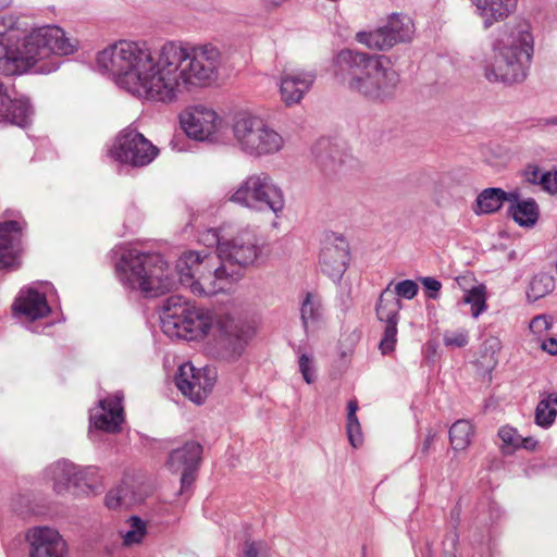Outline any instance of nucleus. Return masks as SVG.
<instances>
[{"mask_svg":"<svg viewBox=\"0 0 557 557\" xmlns=\"http://www.w3.org/2000/svg\"><path fill=\"white\" fill-rule=\"evenodd\" d=\"M222 63L216 46L182 41H166L152 49L146 41L120 40L97 55L98 66L114 75L122 88L163 103L176 100L189 86L210 85Z\"/></svg>","mask_w":557,"mask_h":557,"instance_id":"nucleus-1","label":"nucleus"},{"mask_svg":"<svg viewBox=\"0 0 557 557\" xmlns=\"http://www.w3.org/2000/svg\"><path fill=\"white\" fill-rule=\"evenodd\" d=\"M260 253L257 235L250 230H242L220 243V255L184 252L176 262L177 281L162 256L137 249L122 255L116 272L125 285L146 296L171 292L177 284L196 296H212L228 289L239 276L234 270L230 271L225 262L246 268L253 264Z\"/></svg>","mask_w":557,"mask_h":557,"instance_id":"nucleus-2","label":"nucleus"},{"mask_svg":"<svg viewBox=\"0 0 557 557\" xmlns=\"http://www.w3.org/2000/svg\"><path fill=\"white\" fill-rule=\"evenodd\" d=\"M161 323L166 335L186 341L212 334L218 354L225 359L240 357L248 342L246 330L231 315L214 313L181 296L166 299Z\"/></svg>","mask_w":557,"mask_h":557,"instance_id":"nucleus-3","label":"nucleus"},{"mask_svg":"<svg viewBox=\"0 0 557 557\" xmlns=\"http://www.w3.org/2000/svg\"><path fill=\"white\" fill-rule=\"evenodd\" d=\"M335 66L342 84L372 100L392 97L399 82L397 72L383 55L346 49L337 54Z\"/></svg>","mask_w":557,"mask_h":557,"instance_id":"nucleus-4","label":"nucleus"},{"mask_svg":"<svg viewBox=\"0 0 557 557\" xmlns=\"http://www.w3.org/2000/svg\"><path fill=\"white\" fill-rule=\"evenodd\" d=\"M76 48L77 42L66 38L64 30L55 25L33 29L15 46L0 38V74L12 76L26 73L38 61L51 54L69 55L74 53Z\"/></svg>","mask_w":557,"mask_h":557,"instance_id":"nucleus-5","label":"nucleus"},{"mask_svg":"<svg viewBox=\"0 0 557 557\" xmlns=\"http://www.w3.org/2000/svg\"><path fill=\"white\" fill-rule=\"evenodd\" d=\"M493 62L485 69V77L505 84L523 82L533 54L529 23L519 21L504 25L493 41Z\"/></svg>","mask_w":557,"mask_h":557,"instance_id":"nucleus-6","label":"nucleus"},{"mask_svg":"<svg viewBox=\"0 0 557 557\" xmlns=\"http://www.w3.org/2000/svg\"><path fill=\"white\" fill-rule=\"evenodd\" d=\"M231 200L257 210L269 209L274 213L282 211L284 207L281 189L272 184L267 174L247 177L233 194Z\"/></svg>","mask_w":557,"mask_h":557,"instance_id":"nucleus-7","label":"nucleus"},{"mask_svg":"<svg viewBox=\"0 0 557 557\" xmlns=\"http://www.w3.org/2000/svg\"><path fill=\"white\" fill-rule=\"evenodd\" d=\"M178 122L188 139H214L215 136L226 135L227 125L223 119L213 109L202 104L183 110Z\"/></svg>","mask_w":557,"mask_h":557,"instance_id":"nucleus-8","label":"nucleus"},{"mask_svg":"<svg viewBox=\"0 0 557 557\" xmlns=\"http://www.w3.org/2000/svg\"><path fill=\"white\" fill-rule=\"evenodd\" d=\"M414 25L410 16L400 13H393L387 24L373 30L357 34L359 42L369 48L388 50L397 44L408 42L413 38Z\"/></svg>","mask_w":557,"mask_h":557,"instance_id":"nucleus-9","label":"nucleus"},{"mask_svg":"<svg viewBox=\"0 0 557 557\" xmlns=\"http://www.w3.org/2000/svg\"><path fill=\"white\" fill-rule=\"evenodd\" d=\"M215 383V372L209 368L196 369L186 362L178 369L175 384L182 394L196 404H202Z\"/></svg>","mask_w":557,"mask_h":557,"instance_id":"nucleus-10","label":"nucleus"},{"mask_svg":"<svg viewBox=\"0 0 557 557\" xmlns=\"http://www.w3.org/2000/svg\"><path fill=\"white\" fill-rule=\"evenodd\" d=\"M391 284L381 293L376 305V317L384 323V332L379 348L383 355L394 351L397 343V324L401 301L389 288Z\"/></svg>","mask_w":557,"mask_h":557,"instance_id":"nucleus-11","label":"nucleus"},{"mask_svg":"<svg viewBox=\"0 0 557 557\" xmlns=\"http://www.w3.org/2000/svg\"><path fill=\"white\" fill-rule=\"evenodd\" d=\"M349 261V245L344 236L335 233L326 234L320 251L321 271L332 278H341Z\"/></svg>","mask_w":557,"mask_h":557,"instance_id":"nucleus-12","label":"nucleus"},{"mask_svg":"<svg viewBox=\"0 0 557 557\" xmlns=\"http://www.w3.org/2000/svg\"><path fill=\"white\" fill-rule=\"evenodd\" d=\"M29 557H65L67 545L55 529L35 527L27 531Z\"/></svg>","mask_w":557,"mask_h":557,"instance_id":"nucleus-13","label":"nucleus"},{"mask_svg":"<svg viewBox=\"0 0 557 557\" xmlns=\"http://www.w3.org/2000/svg\"><path fill=\"white\" fill-rule=\"evenodd\" d=\"M201 456L202 446L196 441H187L182 447L171 451L169 467L172 471L182 470V490L188 488L194 483Z\"/></svg>","mask_w":557,"mask_h":557,"instance_id":"nucleus-14","label":"nucleus"},{"mask_svg":"<svg viewBox=\"0 0 557 557\" xmlns=\"http://www.w3.org/2000/svg\"><path fill=\"white\" fill-rule=\"evenodd\" d=\"M33 108L27 100L11 99L0 81V123H10L21 128L32 124Z\"/></svg>","mask_w":557,"mask_h":557,"instance_id":"nucleus-15","label":"nucleus"},{"mask_svg":"<svg viewBox=\"0 0 557 557\" xmlns=\"http://www.w3.org/2000/svg\"><path fill=\"white\" fill-rule=\"evenodd\" d=\"M159 150L152 141H119L111 149L113 158L123 163L143 166L153 160Z\"/></svg>","mask_w":557,"mask_h":557,"instance_id":"nucleus-16","label":"nucleus"},{"mask_svg":"<svg viewBox=\"0 0 557 557\" xmlns=\"http://www.w3.org/2000/svg\"><path fill=\"white\" fill-rule=\"evenodd\" d=\"M100 413H94L90 420L96 429L115 433L124 421L122 396L114 394L99 401Z\"/></svg>","mask_w":557,"mask_h":557,"instance_id":"nucleus-17","label":"nucleus"},{"mask_svg":"<svg viewBox=\"0 0 557 557\" xmlns=\"http://www.w3.org/2000/svg\"><path fill=\"white\" fill-rule=\"evenodd\" d=\"M315 79L312 72L284 71L281 78V95L286 104L300 101L304 94L309 90Z\"/></svg>","mask_w":557,"mask_h":557,"instance_id":"nucleus-18","label":"nucleus"},{"mask_svg":"<svg viewBox=\"0 0 557 557\" xmlns=\"http://www.w3.org/2000/svg\"><path fill=\"white\" fill-rule=\"evenodd\" d=\"M232 129L235 139H273L277 136L262 119L244 113L235 116Z\"/></svg>","mask_w":557,"mask_h":557,"instance_id":"nucleus-19","label":"nucleus"},{"mask_svg":"<svg viewBox=\"0 0 557 557\" xmlns=\"http://www.w3.org/2000/svg\"><path fill=\"white\" fill-rule=\"evenodd\" d=\"M518 0H472L485 29L502 22L517 9Z\"/></svg>","mask_w":557,"mask_h":557,"instance_id":"nucleus-20","label":"nucleus"},{"mask_svg":"<svg viewBox=\"0 0 557 557\" xmlns=\"http://www.w3.org/2000/svg\"><path fill=\"white\" fill-rule=\"evenodd\" d=\"M13 310L32 321L45 318L50 313L46 296L35 289H28L21 294L13 304Z\"/></svg>","mask_w":557,"mask_h":557,"instance_id":"nucleus-21","label":"nucleus"},{"mask_svg":"<svg viewBox=\"0 0 557 557\" xmlns=\"http://www.w3.org/2000/svg\"><path fill=\"white\" fill-rule=\"evenodd\" d=\"M54 480V490L58 493L66 490L70 485L82 486L87 476V470L69 462H58L51 468Z\"/></svg>","mask_w":557,"mask_h":557,"instance_id":"nucleus-22","label":"nucleus"},{"mask_svg":"<svg viewBox=\"0 0 557 557\" xmlns=\"http://www.w3.org/2000/svg\"><path fill=\"white\" fill-rule=\"evenodd\" d=\"M515 199V194L506 193L502 188H485L478 195L475 205L473 207V212L478 215L492 214L497 212L504 202H509V200Z\"/></svg>","mask_w":557,"mask_h":557,"instance_id":"nucleus-23","label":"nucleus"},{"mask_svg":"<svg viewBox=\"0 0 557 557\" xmlns=\"http://www.w3.org/2000/svg\"><path fill=\"white\" fill-rule=\"evenodd\" d=\"M515 200H509L508 215L520 226L532 227L540 216V209L532 198L521 200L518 193H513Z\"/></svg>","mask_w":557,"mask_h":557,"instance_id":"nucleus-24","label":"nucleus"},{"mask_svg":"<svg viewBox=\"0 0 557 557\" xmlns=\"http://www.w3.org/2000/svg\"><path fill=\"white\" fill-rule=\"evenodd\" d=\"M21 227L16 221L0 223V269L14 262L13 243L17 239Z\"/></svg>","mask_w":557,"mask_h":557,"instance_id":"nucleus-25","label":"nucleus"},{"mask_svg":"<svg viewBox=\"0 0 557 557\" xmlns=\"http://www.w3.org/2000/svg\"><path fill=\"white\" fill-rule=\"evenodd\" d=\"M557 417V393L543 394L539 401L534 420L541 428H549Z\"/></svg>","mask_w":557,"mask_h":557,"instance_id":"nucleus-26","label":"nucleus"},{"mask_svg":"<svg viewBox=\"0 0 557 557\" xmlns=\"http://www.w3.org/2000/svg\"><path fill=\"white\" fill-rule=\"evenodd\" d=\"M474 431L470 421L461 419L449 429V441L454 450H465L471 443Z\"/></svg>","mask_w":557,"mask_h":557,"instance_id":"nucleus-27","label":"nucleus"},{"mask_svg":"<svg viewBox=\"0 0 557 557\" xmlns=\"http://www.w3.org/2000/svg\"><path fill=\"white\" fill-rule=\"evenodd\" d=\"M347 435L352 447L357 448L361 446L363 442V435L361 432V425L357 417L358 401L357 399H350L347 404Z\"/></svg>","mask_w":557,"mask_h":557,"instance_id":"nucleus-28","label":"nucleus"},{"mask_svg":"<svg viewBox=\"0 0 557 557\" xmlns=\"http://www.w3.org/2000/svg\"><path fill=\"white\" fill-rule=\"evenodd\" d=\"M554 287L555 282L550 275L544 273L537 274L530 282L529 289L527 292L528 299L535 301L549 294Z\"/></svg>","mask_w":557,"mask_h":557,"instance_id":"nucleus-29","label":"nucleus"},{"mask_svg":"<svg viewBox=\"0 0 557 557\" xmlns=\"http://www.w3.org/2000/svg\"><path fill=\"white\" fill-rule=\"evenodd\" d=\"M465 304L471 306V314L478 318L486 309V292L484 285L474 286L469 289L463 298Z\"/></svg>","mask_w":557,"mask_h":557,"instance_id":"nucleus-30","label":"nucleus"},{"mask_svg":"<svg viewBox=\"0 0 557 557\" xmlns=\"http://www.w3.org/2000/svg\"><path fill=\"white\" fill-rule=\"evenodd\" d=\"M129 529L123 534V544L131 546L141 543L147 533V525L144 520L133 516L127 520Z\"/></svg>","mask_w":557,"mask_h":557,"instance_id":"nucleus-31","label":"nucleus"},{"mask_svg":"<svg viewBox=\"0 0 557 557\" xmlns=\"http://www.w3.org/2000/svg\"><path fill=\"white\" fill-rule=\"evenodd\" d=\"M240 149L255 157L277 152L282 146L278 141H239Z\"/></svg>","mask_w":557,"mask_h":557,"instance_id":"nucleus-32","label":"nucleus"},{"mask_svg":"<svg viewBox=\"0 0 557 557\" xmlns=\"http://www.w3.org/2000/svg\"><path fill=\"white\" fill-rule=\"evenodd\" d=\"M321 317V304L312 294L308 293L301 306V320L307 329L309 322L317 321Z\"/></svg>","mask_w":557,"mask_h":557,"instance_id":"nucleus-33","label":"nucleus"},{"mask_svg":"<svg viewBox=\"0 0 557 557\" xmlns=\"http://www.w3.org/2000/svg\"><path fill=\"white\" fill-rule=\"evenodd\" d=\"M243 557H270V546L262 540H247L243 546Z\"/></svg>","mask_w":557,"mask_h":557,"instance_id":"nucleus-34","label":"nucleus"},{"mask_svg":"<svg viewBox=\"0 0 557 557\" xmlns=\"http://www.w3.org/2000/svg\"><path fill=\"white\" fill-rule=\"evenodd\" d=\"M443 342L446 347H465L469 343L468 332L465 330L445 331Z\"/></svg>","mask_w":557,"mask_h":557,"instance_id":"nucleus-35","label":"nucleus"},{"mask_svg":"<svg viewBox=\"0 0 557 557\" xmlns=\"http://www.w3.org/2000/svg\"><path fill=\"white\" fill-rule=\"evenodd\" d=\"M299 371L306 383L311 384L315 381L313 358L307 354H301L298 360Z\"/></svg>","mask_w":557,"mask_h":557,"instance_id":"nucleus-36","label":"nucleus"},{"mask_svg":"<svg viewBox=\"0 0 557 557\" xmlns=\"http://www.w3.org/2000/svg\"><path fill=\"white\" fill-rule=\"evenodd\" d=\"M498 436L503 441L504 445L512 449H519V442H521V435L515 428H511L509 425L502 426L498 431Z\"/></svg>","mask_w":557,"mask_h":557,"instance_id":"nucleus-37","label":"nucleus"},{"mask_svg":"<svg viewBox=\"0 0 557 557\" xmlns=\"http://www.w3.org/2000/svg\"><path fill=\"white\" fill-rule=\"evenodd\" d=\"M418 284L412 280H404L395 285L393 292L396 297H403L406 299H412L418 294Z\"/></svg>","mask_w":557,"mask_h":557,"instance_id":"nucleus-38","label":"nucleus"},{"mask_svg":"<svg viewBox=\"0 0 557 557\" xmlns=\"http://www.w3.org/2000/svg\"><path fill=\"white\" fill-rule=\"evenodd\" d=\"M226 240L223 236H221L218 232V230H207L205 233H202L200 237V242L208 246L213 247L216 246V252L214 255H220V243ZM210 255H213L212 252H209Z\"/></svg>","mask_w":557,"mask_h":557,"instance_id":"nucleus-39","label":"nucleus"},{"mask_svg":"<svg viewBox=\"0 0 557 557\" xmlns=\"http://www.w3.org/2000/svg\"><path fill=\"white\" fill-rule=\"evenodd\" d=\"M539 185L552 195L557 194V170L543 173L540 177Z\"/></svg>","mask_w":557,"mask_h":557,"instance_id":"nucleus-40","label":"nucleus"},{"mask_svg":"<svg viewBox=\"0 0 557 557\" xmlns=\"http://www.w3.org/2000/svg\"><path fill=\"white\" fill-rule=\"evenodd\" d=\"M550 321L545 315H537L530 322V330L532 333L541 335L550 327Z\"/></svg>","mask_w":557,"mask_h":557,"instance_id":"nucleus-41","label":"nucleus"},{"mask_svg":"<svg viewBox=\"0 0 557 557\" xmlns=\"http://www.w3.org/2000/svg\"><path fill=\"white\" fill-rule=\"evenodd\" d=\"M115 139H147L144 134L139 131L138 125L132 123L127 127L123 128Z\"/></svg>","mask_w":557,"mask_h":557,"instance_id":"nucleus-42","label":"nucleus"},{"mask_svg":"<svg viewBox=\"0 0 557 557\" xmlns=\"http://www.w3.org/2000/svg\"><path fill=\"white\" fill-rule=\"evenodd\" d=\"M421 282L428 290L432 292L428 295V297L435 299L437 297L436 294L442 288V283L436 278L430 276L423 277Z\"/></svg>","mask_w":557,"mask_h":557,"instance_id":"nucleus-43","label":"nucleus"},{"mask_svg":"<svg viewBox=\"0 0 557 557\" xmlns=\"http://www.w3.org/2000/svg\"><path fill=\"white\" fill-rule=\"evenodd\" d=\"M542 174L540 168L534 164H529L524 170L525 180L532 184H539Z\"/></svg>","mask_w":557,"mask_h":557,"instance_id":"nucleus-44","label":"nucleus"},{"mask_svg":"<svg viewBox=\"0 0 557 557\" xmlns=\"http://www.w3.org/2000/svg\"><path fill=\"white\" fill-rule=\"evenodd\" d=\"M537 441L532 436L522 437L521 442H519V448H524L529 451H533L536 449Z\"/></svg>","mask_w":557,"mask_h":557,"instance_id":"nucleus-45","label":"nucleus"},{"mask_svg":"<svg viewBox=\"0 0 557 557\" xmlns=\"http://www.w3.org/2000/svg\"><path fill=\"white\" fill-rule=\"evenodd\" d=\"M106 505L110 509H115L121 505V497L113 492H110L106 496Z\"/></svg>","mask_w":557,"mask_h":557,"instance_id":"nucleus-46","label":"nucleus"},{"mask_svg":"<svg viewBox=\"0 0 557 557\" xmlns=\"http://www.w3.org/2000/svg\"><path fill=\"white\" fill-rule=\"evenodd\" d=\"M543 350L555 356L557 355V341L555 338H548L542 343Z\"/></svg>","mask_w":557,"mask_h":557,"instance_id":"nucleus-47","label":"nucleus"},{"mask_svg":"<svg viewBox=\"0 0 557 557\" xmlns=\"http://www.w3.org/2000/svg\"><path fill=\"white\" fill-rule=\"evenodd\" d=\"M435 436H436V434L431 432V431L428 433V435H426V437H425V440H424V442L422 444V447H421V450H422L423 454H428L429 453V450H430V448H431V446H432V444H433V442L435 440Z\"/></svg>","mask_w":557,"mask_h":557,"instance_id":"nucleus-48","label":"nucleus"},{"mask_svg":"<svg viewBox=\"0 0 557 557\" xmlns=\"http://www.w3.org/2000/svg\"><path fill=\"white\" fill-rule=\"evenodd\" d=\"M287 0H262L263 5L268 10H273L282 5Z\"/></svg>","mask_w":557,"mask_h":557,"instance_id":"nucleus-49","label":"nucleus"},{"mask_svg":"<svg viewBox=\"0 0 557 557\" xmlns=\"http://www.w3.org/2000/svg\"><path fill=\"white\" fill-rule=\"evenodd\" d=\"M12 0H0V11L8 8L11 4Z\"/></svg>","mask_w":557,"mask_h":557,"instance_id":"nucleus-50","label":"nucleus"},{"mask_svg":"<svg viewBox=\"0 0 557 557\" xmlns=\"http://www.w3.org/2000/svg\"><path fill=\"white\" fill-rule=\"evenodd\" d=\"M546 124H553V125H557V116L553 117V119H549L546 121Z\"/></svg>","mask_w":557,"mask_h":557,"instance_id":"nucleus-51","label":"nucleus"},{"mask_svg":"<svg viewBox=\"0 0 557 557\" xmlns=\"http://www.w3.org/2000/svg\"><path fill=\"white\" fill-rule=\"evenodd\" d=\"M495 364H496V361H495V360H492V362H491V364H490V367H488V368H490V370L494 369Z\"/></svg>","mask_w":557,"mask_h":557,"instance_id":"nucleus-52","label":"nucleus"},{"mask_svg":"<svg viewBox=\"0 0 557 557\" xmlns=\"http://www.w3.org/2000/svg\"><path fill=\"white\" fill-rule=\"evenodd\" d=\"M445 557H456V556L451 553H447V554H445Z\"/></svg>","mask_w":557,"mask_h":557,"instance_id":"nucleus-53","label":"nucleus"}]
</instances>
